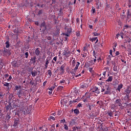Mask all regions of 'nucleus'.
<instances>
[{"mask_svg": "<svg viewBox=\"0 0 131 131\" xmlns=\"http://www.w3.org/2000/svg\"><path fill=\"white\" fill-rule=\"evenodd\" d=\"M114 112H112V111L107 112L108 116H110V117H113V113Z\"/></svg>", "mask_w": 131, "mask_h": 131, "instance_id": "393cba45", "label": "nucleus"}, {"mask_svg": "<svg viewBox=\"0 0 131 131\" xmlns=\"http://www.w3.org/2000/svg\"><path fill=\"white\" fill-rule=\"evenodd\" d=\"M109 8H110V4H108V3H106V7H105L106 10H108L109 9Z\"/></svg>", "mask_w": 131, "mask_h": 131, "instance_id": "a19ab883", "label": "nucleus"}, {"mask_svg": "<svg viewBox=\"0 0 131 131\" xmlns=\"http://www.w3.org/2000/svg\"><path fill=\"white\" fill-rule=\"evenodd\" d=\"M30 60L32 64H35V63H36V56H33V57H31Z\"/></svg>", "mask_w": 131, "mask_h": 131, "instance_id": "4468645a", "label": "nucleus"}, {"mask_svg": "<svg viewBox=\"0 0 131 131\" xmlns=\"http://www.w3.org/2000/svg\"><path fill=\"white\" fill-rule=\"evenodd\" d=\"M73 74H74L75 77H78V76H80L81 75V74H79V75H76V74H75V73Z\"/></svg>", "mask_w": 131, "mask_h": 131, "instance_id": "680f3d73", "label": "nucleus"}, {"mask_svg": "<svg viewBox=\"0 0 131 131\" xmlns=\"http://www.w3.org/2000/svg\"><path fill=\"white\" fill-rule=\"evenodd\" d=\"M76 24H79V18L76 19Z\"/></svg>", "mask_w": 131, "mask_h": 131, "instance_id": "0e129e2a", "label": "nucleus"}, {"mask_svg": "<svg viewBox=\"0 0 131 131\" xmlns=\"http://www.w3.org/2000/svg\"><path fill=\"white\" fill-rule=\"evenodd\" d=\"M124 117H126V122H127V121L131 120V116H124Z\"/></svg>", "mask_w": 131, "mask_h": 131, "instance_id": "4be33fe9", "label": "nucleus"}, {"mask_svg": "<svg viewBox=\"0 0 131 131\" xmlns=\"http://www.w3.org/2000/svg\"><path fill=\"white\" fill-rule=\"evenodd\" d=\"M72 66H73L74 67V66H75V60H73L72 62Z\"/></svg>", "mask_w": 131, "mask_h": 131, "instance_id": "4d7b16f0", "label": "nucleus"}, {"mask_svg": "<svg viewBox=\"0 0 131 131\" xmlns=\"http://www.w3.org/2000/svg\"><path fill=\"white\" fill-rule=\"evenodd\" d=\"M39 129H40V130H42V131L48 130V128H47V127H40L39 128Z\"/></svg>", "mask_w": 131, "mask_h": 131, "instance_id": "2f4dec72", "label": "nucleus"}, {"mask_svg": "<svg viewBox=\"0 0 131 131\" xmlns=\"http://www.w3.org/2000/svg\"><path fill=\"white\" fill-rule=\"evenodd\" d=\"M123 88V84L122 83L120 84L118 86L117 89L116 90V91H118L119 93H120V90Z\"/></svg>", "mask_w": 131, "mask_h": 131, "instance_id": "dca6fc26", "label": "nucleus"}, {"mask_svg": "<svg viewBox=\"0 0 131 131\" xmlns=\"http://www.w3.org/2000/svg\"><path fill=\"white\" fill-rule=\"evenodd\" d=\"M39 50H40L39 48H37L35 50V54L36 56H38V55L40 54V51Z\"/></svg>", "mask_w": 131, "mask_h": 131, "instance_id": "a211bd4d", "label": "nucleus"}, {"mask_svg": "<svg viewBox=\"0 0 131 131\" xmlns=\"http://www.w3.org/2000/svg\"><path fill=\"white\" fill-rule=\"evenodd\" d=\"M131 87L130 85L127 86L125 91H124V95L125 96L123 98L125 101L126 100H129V98L131 97Z\"/></svg>", "mask_w": 131, "mask_h": 131, "instance_id": "f03ea898", "label": "nucleus"}, {"mask_svg": "<svg viewBox=\"0 0 131 131\" xmlns=\"http://www.w3.org/2000/svg\"><path fill=\"white\" fill-rule=\"evenodd\" d=\"M127 4H128V6L129 8H130V7H131V1H130V0L128 1Z\"/></svg>", "mask_w": 131, "mask_h": 131, "instance_id": "8fccbe9b", "label": "nucleus"}, {"mask_svg": "<svg viewBox=\"0 0 131 131\" xmlns=\"http://www.w3.org/2000/svg\"><path fill=\"white\" fill-rule=\"evenodd\" d=\"M12 79V76H9V78L7 79L8 81H11Z\"/></svg>", "mask_w": 131, "mask_h": 131, "instance_id": "69168bd1", "label": "nucleus"}, {"mask_svg": "<svg viewBox=\"0 0 131 131\" xmlns=\"http://www.w3.org/2000/svg\"><path fill=\"white\" fill-rule=\"evenodd\" d=\"M73 94H74V96H76L78 94V91L77 90H75L73 92Z\"/></svg>", "mask_w": 131, "mask_h": 131, "instance_id": "f704fd0d", "label": "nucleus"}, {"mask_svg": "<svg viewBox=\"0 0 131 131\" xmlns=\"http://www.w3.org/2000/svg\"><path fill=\"white\" fill-rule=\"evenodd\" d=\"M130 11L131 10L130 9H128L127 10V15H131V13H130Z\"/></svg>", "mask_w": 131, "mask_h": 131, "instance_id": "de8ad7c7", "label": "nucleus"}, {"mask_svg": "<svg viewBox=\"0 0 131 131\" xmlns=\"http://www.w3.org/2000/svg\"><path fill=\"white\" fill-rule=\"evenodd\" d=\"M55 88H56V84L54 83L53 86L49 89V91H54L55 90Z\"/></svg>", "mask_w": 131, "mask_h": 131, "instance_id": "5701e85b", "label": "nucleus"}, {"mask_svg": "<svg viewBox=\"0 0 131 131\" xmlns=\"http://www.w3.org/2000/svg\"><path fill=\"white\" fill-rule=\"evenodd\" d=\"M92 93H95V96H97V95H99L100 94V90H99V88L98 87H95L94 90L92 91Z\"/></svg>", "mask_w": 131, "mask_h": 131, "instance_id": "9d476101", "label": "nucleus"}, {"mask_svg": "<svg viewBox=\"0 0 131 131\" xmlns=\"http://www.w3.org/2000/svg\"><path fill=\"white\" fill-rule=\"evenodd\" d=\"M124 35V33L123 32H120V33H118L117 34V38H118L119 36H121V38L123 39V36Z\"/></svg>", "mask_w": 131, "mask_h": 131, "instance_id": "6ab92c4d", "label": "nucleus"}, {"mask_svg": "<svg viewBox=\"0 0 131 131\" xmlns=\"http://www.w3.org/2000/svg\"><path fill=\"white\" fill-rule=\"evenodd\" d=\"M3 84L4 86H7V88H9L10 85V83L6 82H5L4 83H3Z\"/></svg>", "mask_w": 131, "mask_h": 131, "instance_id": "c756f323", "label": "nucleus"}, {"mask_svg": "<svg viewBox=\"0 0 131 131\" xmlns=\"http://www.w3.org/2000/svg\"><path fill=\"white\" fill-rule=\"evenodd\" d=\"M84 88L85 89L89 88V85H88V84L83 83L82 85V89H84Z\"/></svg>", "mask_w": 131, "mask_h": 131, "instance_id": "c9c22d12", "label": "nucleus"}, {"mask_svg": "<svg viewBox=\"0 0 131 131\" xmlns=\"http://www.w3.org/2000/svg\"><path fill=\"white\" fill-rule=\"evenodd\" d=\"M50 128H49L50 131H57V129H56L55 127V124H53L52 125H50Z\"/></svg>", "mask_w": 131, "mask_h": 131, "instance_id": "2eb2a0df", "label": "nucleus"}, {"mask_svg": "<svg viewBox=\"0 0 131 131\" xmlns=\"http://www.w3.org/2000/svg\"><path fill=\"white\" fill-rule=\"evenodd\" d=\"M31 74H32V76H33V77H35V76L36 75H37V71H36V70L32 71Z\"/></svg>", "mask_w": 131, "mask_h": 131, "instance_id": "f3484780", "label": "nucleus"}, {"mask_svg": "<svg viewBox=\"0 0 131 131\" xmlns=\"http://www.w3.org/2000/svg\"><path fill=\"white\" fill-rule=\"evenodd\" d=\"M74 113L75 114H79V111L76 108L74 110Z\"/></svg>", "mask_w": 131, "mask_h": 131, "instance_id": "7c9ffc66", "label": "nucleus"}, {"mask_svg": "<svg viewBox=\"0 0 131 131\" xmlns=\"http://www.w3.org/2000/svg\"><path fill=\"white\" fill-rule=\"evenodd\" d=\"M86 107H88L89 110H92V106L90 105V103H89V105H85Z\"/></svg>", "mask_w": 131, "mask_h": 131, "instance_id": "603ef678", "label": "nucleus"}, {"mask_svg": "<svg viewBox=\"0 0 131 131\" xmlns=\"http://www.w3.org/2000/svg\"><path fill=\"white\" fill-rule=\"evenodd\" d=\"M30 84H31V85H34V81L31 80L30 82Z\"/></svg>", "mask_w": 131, "mask_h": 131, "instance_id": "864d4df0", "label": "nucleus"}, {"mask_svg": "<svg viewBox=\"0 0 131 131\" xmlns=\"http://www.w3.org/2000/svg\"><path fill=\"white\" fill-rule=\"evenodd\" d=\"M97 38H98V37H97L92 38H90V40H91V41H92V42H94V41H95L97 39Z\"/></svg>", "mask_w": 131, "mask_h": 131, "instance_id": "473e14b6", "label": "nucleus"}, {"mask_svg": "<svg viewBox=\"0 0 131 131\" xmlns=\"http://www.w3.org/2000/svg\"><path fill=\"white\" fill-rule=\"evenodd\" d=\"M93 34H94V36H99L101 34L97 33V32H94L93 33Z\"/></svg>", "mask_w": 131, "mask_h": 131, "instance_id": "72a5a7b5", "label": "nucleus"}, {"mask_svg": "<svg viewBox=\"0 0 131 131\" xmlns=\"http://www.w3.org/2000/svg\"><path fill=\"white\" fill-rule=\"evenodd\" d=\"M46 61L45 65H48V66H49V63H50L49 59L47 58L46 60Z\"/></svg>", "mask_w": 131, "mask_h": 131, "instance_id": "a18cd8bd", "label": "nucleus"}, {"mask_svg": "<svg viewBox=\"0 0 131 131\" xmlns=\"http://www.w3.org/2000/svg\"><path fill=\"white\" fill-rule=\"evenodd\" d=\"M83 93H84V95L83 96V102L84 103V106H89V101H90V98L91 96H90V93L88 92H85V91H83Z\"/></svg>", "mask_w": 131, "mask_h": 131, "instance_id": "f257e3e1", "label": "nucleus"}, {"mask_svg": "<svg viewBox=\"0 0 131 131\" xmlns=\"http://www.w3.org/2000/svg\"><path fill=\"white\" fill-rule=\"evenodd\" d=\"M67 32L66 33H63V35H65V36H70V33H71L72 31V29L71 28H65Z\"/></svg>", "mask_w": 131, "mask_h": 131, "instance_id": "423d86ee", "label": "nucleus"}, {"mask_svg": "<svg viewBox=\"0 0 131 131\" xmlns=\"http://www.w3.org/2000/svg\"><path fill=\"white\" fill-rule=\"evenodd\" d=\"M49 120L51 121V120H56V118H55V117H53V116H50L49 118Z\"/></svg>", "mask_w": 131, "mask_h": 131, "instance_id": "58836bf2", "label": "nucleus"}, {"mask_svg": "<svg viewBox=\"0 0 131 131\" xmlns=\"http://www.w3.org/2000/svg\"><path fill=\"white\" fill-rule=\"evenodd\" d=\"M6 119L7 120H9L10 119V118H11V116H10V114L9 113H8L7 114V115L6 116Z\"/></svg>", "mask_w": 131, "mask_h": 131, "instance_id": "e433bc0d", "label": "nucleus"}, {"mask_svg": "<svg viewBox=\"0 0 131 131\" xmlns=\"http://www.w3.org/2000/svg\"><path fill=\"white\" fill-rule=\"evenodd\" d=\"M116 104H117V105H118V106H119L120 107H122V104L121 103V99H117L116 100Z\"/></svg>", "mask_w": 131, "mask_h": 131, "instance_id": "ddd939ff", "label": "nucleus"}, {"mask_svg": "<svg viewBox=\"0 0 131 131\" xmlns=\"http://www.w3.org/2000/svg\"><path fill=\"white\" fill-rule=\"evenodd\" d=\"M65 66H66V63H64L60 67V70L62 72H64V68H65Z\"/></svg>", "mask_w": 131, "mask_h": 131, "instance_id": "bb28decb", "label": "nucleus"}, {"mask_svg": "<svg viewBox=\"0 0 131 131\" xmlns=\"http://www.w3.org/2000/svg\"><path fill=\"white\" fill-rule=\"evenodd\" d=\"M48 74L50 76H52L53 73H52V71L51 70H48Z\"/></svg>", "mask_w": 131, "mask_h": 131, "instance_id": "37998d69", "label": "nucleus"}, {"mask_svg": "<svg viewBox=\"0 0 131 131\" xmlns=\"http://www.w3.org/2000/svg\"><path fill=\"white\" fill-rule=\"evenodd\" d=\"M44 27L45 29H46L47 27L46 26V21H43V23H42L40 25V28H42Z\"/></svg>", "mask_w": 131, "mask_h": 131, "instance_id": "412c9836", "label": "nucleus"}, {"mask_svg": "<svg viewBox=\"0 0 131 131\" xmlns=\"http://www.w3.org/2000/svg\"><path fill=\"white\" fill-rule=\"evenodd\" d=\"M57 90H58V91H62V90H63V86H58Z\"/></svg>", "mask_w": 131, "mask_h": 131, "instance_id": "49530a36", "label": "nucleus"}, {"mask_svg": "<svg viewBox=\"0 0 131 131\" xmlns=\"http://www.w3.org/2000/svg\"><path fill=\"white\" fill-rule=\"evenodd\" d=\"M28 56H29V53L28 52H27L25 53V57L26 59L28 58Z\"/></svg>", "mask_w": 131, "mask_h": 131, "instance_id": "4c0bfd02", "label": "nucleus"}, {"mask_svg": "<svg viewBox=\"0 0 131 131\" xmlns=\"http://www.w3.org/2000/svg\"><path fill=\"white\" fill-rule=\"evenodd\" d=\"M124 116H131V112L129 111H127V113H126L124 114Z\"/></svg>", "mask_w": 131, "mask_h": 131, "instance_id": "c85d7f7f", "label": "nucleus"}, {"mask_svg": "<svg viewBox=\"0 0 131 131\" xmlns=\"http://www.w3.org/2000/svg\"><path fill=\"white\" fill-rule=\"evenodd\" d=\"M77 123V118H74L71 119V121L70 122V125L72 126L75 125Z\"/></svg>", "mask_w": 131, "mask_h": 131, "instance_id": "1a4fd4ad", "label": "nucleus"}, {"mask_svg": "<svg viewBox=\"0 0 131 131\" xmlns=\"http://www.w3.org/2000/svg\"><path fill=\"white\" fill-rule=\"evenodd\" d=\"M79 65H80V63L79 62H77V64H76V67H75L74 69H73L71 72V74H75V73L76 72V70L78 69V67H79Z\"/></svg>", "mask_w": 131, "mask_h": 131, "instance_id": "6e6552de", "label": "nucleus"}, {"mask_svg": "<svg viewBox=\"0 0 131 131\" xmlns=\"http://www.w3.org/2000/svg\"><path fill=\"white\" fill-rule=\"evenodd\" d=\"M69 82H70V81L67 79H62L60 81V83H61V84L63 83V84H67V83L69 84Z\"/></svg>", "mask_w": 131, "mask_h": 131, "instance_id": "f8f14e48", "label": "nucleus"}, {"mask_svg": "<svg viewBox=\"0 0 131 131\" xmlns=\"http://www.w3.org/2000/svg\"><path fill=\"white\" fill-rule=\"evenodd\" d=\"M76 34L77 35V36L78 37H79L80 35V33H79V32L77 31L76 33Z\"/></svg>", "mask_w": 131, "mask_h": 131, "instance_id": "13d9d810", "label": "nucleus"}, {"mask_svg": "<svg viewBox=\"0 0 131 131\" xmlns=\"http://www.w3.org/2000/svg\"><path fill=\"white\" fill-rule=\"evenodd\" d=\"M6 111H11L12 110V103H9L8 105L5 106Z\"/></svg>", "mask_w": 131, "mask_h": 131, "instance_id": "9b49d317", "label": "nucleus"}, {"mask_svg": "<svg viewBox=\"0 0 131 131\" xmlns=\"http://www.w3.org/2000/svg\"><path fill=\"white\" fill-rule=\"evenodd\" d=\"M130 18H131V15H127L126 20H128V19H130Z\"/></svg>", "mask_w": 131, "mask_h": 131, "instance_id": "774afa93", "label": "nucleus"}, {"mask_svg": "<svg viewBox=\"0 0 131 131\" xmlns=\"http://www.w3.org/2000/svg\"><path fill=\"white\" fill-rule=\"evenodd\" d=\"M101 129H102L103 131H107V130H108V128H107L106 127V128H104V127H101Z\"/></svg>", "mask_w": 131, "mask_h": 131, "instance_id": "6e6d98bb", "label": "nucleus"}, {"mask_svg": "<svg viewBox=\"0 0 131 131\" xmlns=\"http://www.w3.org/2000/svg\"><path fill=\"white\" fill-rule=\"evenodd\" d=\"M66 121V120H65V119H63L61 120H60V123H64V122Z\"/></svg>", "mask_w": 131, "mask_h": 131, "instance_id": "bf43d9fd", "label": "nucleus"}, {"mask_svg": "<svg viewBox=\"0 0 131 131\" xmlns=\"http://www.w3.org/2000/svg\"><path fill=\"white\" fill-rule=\"evenodd\" d=\"M17 95L18 97L21 98V95H22V89H20L18 91H17Z\"/></svg>", "mask_w": 131, "mask_h": 131, "instance_id": "aec40b11", "label": "nucleus"}, {"mask_svg": "<svg viewBox=\"0 0 131 131\" xmlns=\"http://www.w3.org/2000/svg\"><path fill=\"white\" fill-rule=\"evenodd\" d=\"M113 70L114 71H117V67H114Z\"/></svg>", "mask_w": 131, "mask_h": 131, "instance_id": "338daca9", "label": "nucleus"}, {"mask_svg": "<svg viewBox=\"0 0 131 131\" xmlns=\"http://www.w3.org/2000/svg\"><path fill=\"white\" fill-rule=\"evenodd\" d=\"M20 124V119L16 118L14 119V123L13 126L14 128H18L19 127V124Z\"/></svg>", "mask_w": 131, "mask_h": 131, "instance_id": "39448f33", "label": "nucleus"}, {"mask_svg": "<svg viewBox=\"0 0 131 131\" xmlns=\"http://www.w3.org/2000/svg\"><path fill=\"white\" fill-rule=\"evenodd\" d=\"M62 55L63 57L66 58H68L70 57L71 55V52L68 50V49L66 48L62 52Z\"/></svg>", "mask_w": 131, "mask_h": 131, "instance_id": "20e7f679", "label": "nucleus"}, {"mask_svg": "<svg viewBox=\"0 0 131 131\" xmlns=\"http://www.w3.org/2000/svg\"><path fill=\"white\" fill-rule=\"evenodd\" d=\"M91 12H92L93 14H95V13H96V9H95V7H94V6H92V9L91 10Z\"/></svg>", "mask_w": 131, "mask_h": 131, "instance_id": "ea45409f", "label": "nucleus"}, {"mask_svg": "<svg viewBox=\"0 0 131 131\" xmlns=\"http://www.w3.org/2000/svg\"><path fill=\"white\" fill-rule=\"evenodd\" d=\"M115 8H116V9H119V4H118L117 3V4H116Z\"/></svg>", "mask_w": 131, "mask_h": 131, "instance_id": "e2e57ef3", "label": "nucleus"}, {"mask_svg": "<svg viewBox=\"0 0 131 131\" xmlns=\"http://www.w3.org/2000/svg\"><path fill=\"white\" fill-rule=\"evenodd\" d=\"M5 45L6 49H9V48H10V42L9 41H7L5 43Z\"/></svg>", "mask_w": 131, "mask_h": 131, "instance_id": "a878e982", "label": "nucleus"}, {"mask_svg": "<svg viewBox=\"0 0 131 131\" xmlns=\"http://www.w3.org/2000/svg\"><path fill=\"white\" fill-rule=\"evenodd\" d=\"M113 80V76H110V77L108 78V79H107V80H106V81H107V82H109L112 81Z\"/></svg>", "mask_w": 131, "mask_h": 131, "instance_id": "b1692460", "label": "nucleus"}, {"mask_svg": "<svg viewBox=\"0 0 131 131\" xmlns=\"http://www.w3.org/2000/svg\"><path fill=\"white\" fill-rule=\"evenodd\" d=\"M4 98V95H3V93L0 92V100H2Z\"/></svg>", "mask_w": 131, "mask_h": 131, "instance_id": "09e8293b", "label": "nucleus"}, {"mask_svg": "<svg viewBox=\"0 0 131 131\" xmlns=\"http://www.w3.org/2000/svg\"><path fill=\"white\" fill-rule=\"evenodd\" d=\"M105 89L107 91L104 92V95H111V87L109 85H105Z\"/></svg>", "mask_w": 131, "mask_h": 131, "instance_id": "0eeeda50", "label": "nucleus"}, {"mask_svg": "<svg viewBox=\"0 0 131 131\" xmlns=\"http://www.w3.org/2000/svg\"><path fill=\"white\" fill-rule=\"evenodd\" d=\"M64 128L66 129V130H68V126H67V125H66V124H64Z\"/></svg>", "mask_w": 131, "mask_h": 131, "instance_id": "3c124183", "label": "nucleus"}, {"mask_svg": "<svg viewBox=\"0 0 131 131\" xmlns=\"http://www.w3.org/2000/svg\"><path fill=\"white\" fill-rule=\"evenodd\" d=\"M0 54L1 56H4V57H9V56H11L12 53H11V51L9 50V49L4 48L2 50H0Z\"/></svg>", "mask_w": 131, "mask_h": 131, "instance_id": "7ed1b4c3", "label": "nucleus"}, {"mask_svg": "<svg viewBox=\"0 0 131 131\" xmlns=\"http://www.w3.org/2000/svg\"><path fill=\"white\" fill-rule=\"evenodd\" d=\"M112 58V55H108L107 57V61H111V58Z\"/></svg>", "mask_w": 131, "mask_h": 131, "instance_id": "79ce46f5", "label": "nucleus"}, {"mask_svg": "<svg viewBox=\"0 0 131 131\" xmlns=\"http://www.w3.org/2000/svg\"><path fill=\"white\" fill-rule=\"evenodd\" d=\"M42 12H43L42 10H39L38 13V15H41V14H42Z\"/></svg>", "mask_w": 131, "mask_h": 131, "instance_id": "052dcab7", "label": "nucleus"}, {"mask_svg": "<svg viewBox=\"0 0 131 131\" xmlns=\"http://www.w3.org/2000/svg\"><path fill=\"white\" fill-rule=\"evenodd\" d=\"M19 89H21V86L20 85H16L15 86V90L16 91H18Z\"/></svg>", "mask_w": 131, "mask_h": 131, "instance_id": "c03bdc74", "label": "nucleus"}, {"mask_svg": "<svg viewBox=\"0 0 131 131\" xmlns=\"http://www.w3.org/2000/svg\"><path fill=\"white\" fill-rule=\"evenodd\" d=\"M115 116H117V118L119 117V115H120V112L119 111L115 112Z\"/></svg>", "mask_w": 131, "mask_h": 131, "instance_id": "cd10ccee", "label": "nucleus"}, {"mask_svg": "<svg viewBox=\"0 0 131 131\" xmlns=\"http://www.w3.org/2000/svg\"><path fill=\"white\" fill-rule=\"evenodd\" d=\"M112 53H113V50H110V54L111 56H112V57H114L113 56V55H112Z\"/></svg>", "mask_w": 131, "mask_h": 131, "instance_id": "5fc2aeb1", "label": "nucleus"}]
</instances>
